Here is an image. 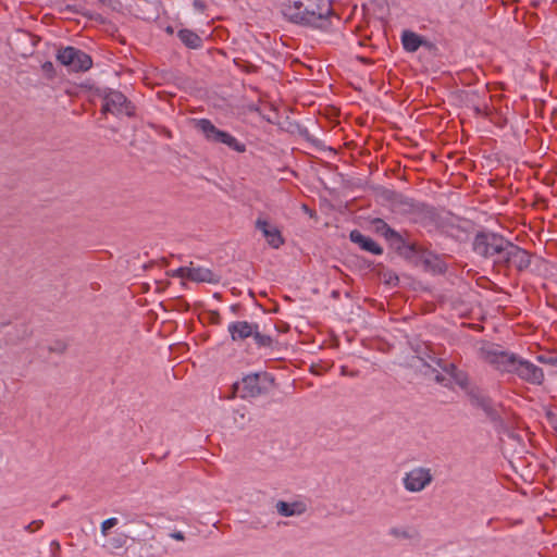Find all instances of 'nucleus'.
<instances>
[{
	"mask_svg": "<svg viewBox=\"0 0 557 557\" xmlns=\"http://www.w3.org/2000/svg\"><path fill=\"white\" fill-rule=\"evenodd\" d=\"M282 14L290 22L317 28H325L333 14L327 0H287L282 3Z\"/></svg>",
	"mask_w": 557,
	"mask_h": 557,
	"instance_id": "1",
	"label": "nucleus"
},
{
	"mask_svg": "<svg viewBox=\"0 0 557 557\" xmlns=\"http://www.w3.org/2000/svg\"><path fill=\"white\" fill-rule=\"evenodd\" d=\"M451 379L466 391L469 400L473 407L480 408L493 423L496 431L499 433H509V428L503 418L500 410L502 407L493 403V400L479 387L468 386V376L462 371L457 370Z\"/></svg>",
	"mask_w": 557,
	"mask_h": 557,
	"instance_id": "2",
	"label": "nucleus"
},
{
	"mask_svg": "<svg viewBox=\"0 0 557 557\" xmlns=\"http://www.w3.org/2000/svg\"><path fill=\"white\" fill-rule=\"evenodd\" d=\"M484 360L496 370L507 373H516L521 361L516 354L502 349L500 346L488 344L481 348Z\"/></svg>",
	"mask_w": 557,
	"mask_h": 557,
	"instance_id": "3",
	"label": "nucleus"
},
{
	"mask_svg": "<svg viewBox=\"0 0 557 557\" xmlns=\"http://www.w3.org/2000/svg\"><path fill=\"white\" fill-rule=\"evenodd\" d=\"M58 65L67 70H90L94 65L91 57L74 46H59L55 50Z\"/></svg>",
	"mask_w": 557,
	"mask_h": 557,
	"instance_id": "4",
	"label": "nucleus"
},
{
	"mask_svg": "<svg viewBox=\"0 0 557 557\" xmlns=\"http://www.w3.org/2000/svg\"><path fill=\"white\" fill-rule=\"evenodd\" d=\"M95 89V95L102 99V108L101 112L120 114L126 113L127 115H133L134 111L129 110L131 102L127 101L126 97L117 91L113 90L109 87H92Z\"/></svg>",
	"mask_w": 557,
	"mask_h": 557,
	"instance_id": "5",
	"label": "nucleus"
},
{
	"mask_svg": "<svg viewBox=\"0 0 557 557\" xmlns=\"http://www.w3.org/2000/svg\"><path fill=\"white\" fill-rule=\"evenodd\" d=\"M506 238L491 231H482L475 234L472 242L473 251L488 260H493Z\"/></svg>",
	"mask_w": 557,
	"mask_h": 557,
	"instance_id": "6",
	"label": "nucleus"
},
{
	"mask_svg": "<svg viewBox=\"0 0 557 557\" xmlns=\"http://www.w3.org/2000/svg\"><path fill=\"white\" fill-rule=\"evenodd\" d=\"M196 128L202 133L207 140L216 144H224L235 151H245V145L237 141L231 134L216 128L211 121L207 119L197 120L195 122Z\"/></svg>",
	"mask_w": 557,
	"mask_h": 557,
	"instance_id": "7",
	"label": "nucleus"
},
{
	"mask_svg": "<svg viewBox=\"0 0 557 557\" xmlns=\"http://www.w3.org/2000/svg\"><path fill=\"white\" fill-rule=\"evenodd\" d=\"M273 379L267 373H251L243 377L235 388L239 391L242 398L258 397L268 392Z\"/></svg>",
	"mask_w": 557,
	"mask_h": 557,
	"instance_id": "8",
	"label": "nucleus"
},
{
	"mask_svg": "<svg viewBox=\"0 0 557 557\" xmlns=\"http://www.w3.org/2000/svg\"><path fill=\"white\" fill-rule=\"evenodd\" d=\"M433 481V475L429 468L417 467L406 473L403 484L406 491L418 493L423 491Z\"/></svg>",
	"mask_w": 557,
	"mask_h": 557,
	"instance_id": "9",
	"label": "nucleus"
},
{
	"mask_svg": "<svg viewBox=\"0 0 557 557\" xmlns=\"http://www.w3.org/2000/svg\"><path fill=\"white\" fill-rule=\"evenodd\" d=\"M371 225L373 230L385 237L386 240H388L393 246H395L397 249H400L401 247H406V249L410 252H414V246L413 245H406L403 236L396 232L394 228L389 227L388 224L380 219L375 218L371 220Z\"/></svg>",
	"mask_w": 557,
	"mask_h": 557,
	"instance_id": "10",
	"label": "nucleus"
},
{
	"mask_svg": "<svg viewBox=\"0 0 557 557\" xmlns=\"http://www.w3.org/2000/svg\"><path fill=\"white\" fill-rule=\"evenodd\" d=\"M255 226L257 230H259L262 233V235L267 239L268 244L272 248L276 249L281 245H283L284 239L281 235V232L278 231L277 227L271 225L267 220L259 218L256 221Z\"/></svg>",
	"mask_w": 557,
	"mask_h": 557,
	"instance_id": "11",
	"label": "nucleus"
},
{
	"mask_svg": "<svg viewBox=\"0 0 557 557\" xmlns=\"http://www.w3.org/2000/svg\"><path fill=\"white\" fill-rule=\"evenodd\" d=\"M516 374L532 384H541L544 379L541 368L523 359H521Z\"/></svg>",
	"mask_w": 557,
	"mask_h": 557,
	"instance_id": "12",
	"label": "nucleus"
},
{
	"mask_svg": "<svg viewBox=\"0 0 557 557\" xmlns=\"http://www.w3.org/2000/svg\"><path fill=\"white\" fill-rule=\"evenodd\" d=\"M349 239L357 244L362 250L371 252L373 255H382V247L376 244L371 237L363 235L358 230H354L349 234Z\"/></svg>",
	"mask_w": 557,
	"mask_h": 557,
	"instance_id": "13",
	"label": "nucleus"
},
{
	"mask_svg": "<svg viewBox=\"0 0 557 557\" xmlns=\"http://www.w3.org/2000/svg\"><path fill=\"white\" fill-rule=\"evenodd\" d=\"M255 326H256L255 323H249L247 321H237V322H232L228 325L227 330L231 335V338L234 342H237V341H244V339L250 337L255 332Z\"/></svg>",
	"mask_w": 557,
	"mask_h": 557,
	"instance_id": "14",
	"label": "nucleus"
},
{
	"mask_svg": "<svg viewBox=\"0 0 557 557\" xmlns=\"http://www.w3.org/2000/svg\"><path fill=\"white\" fill-rule=\"evenodd\" d=\"M220 275L210 269L190 267L189 280L193 282L215 284L220 282Z\"/></svg>",
	"mask_w": 557,
	"mask_h": 557,
	"instance_id": "15",
	"label": "nucleus"
},
{
	"mask_svg": "<svg viewBox=\"0 0 557 557\" xmlns=\"http://www.w3.org/2000/svg\"><path fill=\"white\" fill-rule=\"evenodd\" d=\"M516 246L517 245H515L513 243H511L510 240H508L506 238L504 240L503 245L500 246V249H498L499 251H497L496 256L492 260L494 265L509 268L510 267V259H511V257L513 255V250L512 249H516Z\"/></svg>",
	"mask_w": 557,
	"mask_h": 557,
	"instance_id": "16",
	"label": "nucleus"
},
{
	"mask_svg": "<svg viewBox=\"0 0 557 557\" xmlns=\"http://www.w3.org/2000/svg\"><path fill=\"white\" fill-rule=\"evenodd\" d=\"M275 508L282 517L300 516L306 511V505L301 502L287 503L280 500L276 503Z\"/></svg>",
	"mask_w": 557,
	"mask_h": 557,
	"instance_id": "17",
	"label": "nucleus"
},
{
	"mask_svg": "<svg viewBox=\"0 0 557 557\" xmlns=\"http://www.w3.org/2000/svg\"><path fill=\"white\" fill-rule=\"evenodd\" d=\"M510 259V267H515L519 272L525 271L531 265L532 256L519 246H516Z\"/></svg>",
	"mask_w": 557,
	"mask_h": 557,
	"instance_id": "18",
	"label": "nucleus"
},
{
	"mask_svg": "<svg viewBox=\"0 0 557 557\" xmlns=\"http://www.w3.org/2000/svg\"><path fill=\"white\" fill-rule=\"evenodd\" d=\"M177 37L181 42L189 49H198L202 46L201 37L191 29L180 28L177 30Z\"/></svg>",
	"mask_w": 557,
	"mask_h": 557,
	"instance_id": "19",
	"label": "nucleus"
},
{
	"mask_svg": "<svg viewBox=\"0 0 557 557\" xmlns=\"http://www.w3.org/2000/svg\"><path fill=\"white\" fill-rule=\"evenodd\" d=\"M401 42L407 51L413 52L421 46L422 39L416 33L406 30L401 35Z\"/></svg>",
	"mask_w": 557,
	"mask_h": 557,
	"instance_id": "20",
	"label": "nucleus"
},
{
	"mask_svg": "<svg viewBox=\"0 0 557 557\" xmlns=\"http://www.w3.org/2000/svg\"><path fill=\"white\" fill-rule=\"evenodd\" d=\"M423 262L425 267L428 269H431L433 272L443 273L446 270V265L444 264V262L440 258L431 253L424 257Z\"/></svg>",
	"mask_w": 557,
	"mask_h": 557,
	"instance_id": "21",
	"label": "nucleus"
},
{
	"mask_svg": "<svg viewBox=\"0 0 557 557\" xmlns=\"http://www.w3.org/2000/svg\"><path fill=\"white\" fill-rule=\"evenodd\" d=\"M258 329H259L258 324H256L255 332L251 335L255 339V343L259 347H271L273 339L269 335H264V334L260 333Z\"/></svg>",
	"mask_w": 557,
	"mask_h": 557,
	"instance_id": "22",
	"label": "nucleus"
},
{
	"mask_svg": "<svg viewBox=\"0 0 557 557\" xmlns=\"http://www.w3.org/2000/svg\"><path fill=\"white\" fill-rule=\"evenodd\" d=\"M32 334V331L28 330V327L24 324L20 325L15 329V337L10 338L9 342L12 344H17L18 342H22L26 338H28Z\"/></svg>",
	"mask_w": 557,
	"mask_h": 557,
	"instance_id": "23",
	"label": "nucleus"
},
{
	"mask_svg": "<svg viewBox=\"0 0 557 557\" xmlns=\"http://www.w3.org/2000/svg\"><path fill=\"white\" fill-rule=\"evenodd\" d=\"M389 535L396 537V539H405V540H409L412 537L410 531L408 529H405V528H398V527H394V528H391L389 531H388Z\"/></svg>",
	"mask_w": 557,
	"mask_h": 557,
	"instance_id": "24",
	"label": "nucleus"
},
{
	"mask_svg": "<svg viewBox=\"0 0 557 557\" xmlns=\"http://www.w3.org/2000/svg\"><path fill=\"white\" fill-rule=\"evenodd\" d=\"M126 543V536L125 535H117L109 540L108 547L111 550L120 549L122 548Z\"/></svg>",
	"mask_w": 557,
	"mask_h": 557,
	"instance_id": "25",
	"label": "nucleus"
},
{
	"mask_svg": "<svg viewBox=\"0 0 557 557\" xmlns=\"http://www.w3.org/2000/svg\"><path fill=\"white\" fill-rule=\"evenodd\" d=\"M146 5L150 7L151 9H153V11L151 13H146L143 18L147 20V21H152V20L158 18L159 13H160V8H159L158 2H156V1H147Z\"/></svg>",
	"mask_w": 557,
	"mask_h": 557,
	"instance_id": "26",
	"label": "nucleus"
},
{
	"mask_svg": "<svg viewBox=\"0 0 557 557\" xmlns=\"http://www.w3.org/2000/svg\"><path fill=\"white\" fill-rule=\"evenodd\" d=\"M436 366L440 367L445 373L450 376L458 370L453 362H446L442 359L434 360Z\"/></svg>",
	"mask_w": 557,
	"mask_h": 557,
	"instance_id": "27",
	"label": "nucleus"
},
{
	"mask_svg": "<svg viewBox=\"0 0 557 557\" xmlns=\"http://www.w3.org/2000/svg\"><path fill=\"white\" fill-rule=\"evenodd\" d=\"M67 348V344L62 339H55L49 347L50 352L63 354Z\"/></svg>",
	"mask_w": 557,
	"mask_h": 557,
	"instance_id": "28",
	"label": "nucleus"
},
{
	"mask_svg": "<svg viewBox=\"0 0 557 557\" xmlns=\"http://www.w3.org/2000/svg\"><path fill=\"white\" fill-rule=\"evenodd\" d=\"M264 120L272 124H280L278 114L275 108L271 107L268 113H260Z\"/></svg>",
	"mask_w": 557,
	"mask_h": 557,
	"instance_id": "29",
	"label": "nucleus"
},
{
	"mask_svg": "<svg viewBox=\"0 0 557 557\" xmlns=\"http://www.w3.org/2000/svg\"><path fill=\"white\" fill-rule=\"evenodd\" d=\"M117 524L116 518H109L101 523V533L107 535L108 531Z\"/></svg>",
	"mask_w": 557,
	"mask_h": 557,
	"instance_id": "30",
	"label": "nucleus"
},
{
	"mask_svg": "<svg viewBox=\"0 0 557 557\" xmlns=\"http://www.w3.org/2000/svg\"><path fill=\"white\" fill-rule=\"evenodd\" d=\"M383 278H384V283L389 286H396L399 281L398 276L393 272L384 273Z\"/></svg>",
	"mask_w": 557,
	"mask_h": 557,
	"instance_id": "31",
	"label": "nucleus"
},
{
	"mask_svg": "<svg viewBox=\"0 0 557 557\" xmlns=\"http://www.w3.org/2000/svg\"><path fill=\"white\" fill-rule=\"evenodd\" d=\"M425 366L430 369V372L434 374V379L437 383L447 386L446 377L443 374H441L435 368L431 367L430 364Z\"/></svg>",
	"mask_w": 557,
	"mask_h": 557,
	"instance_id": "32",
	"label": "nucleus"
},
{
	"mask_svg": "<svg viewBox=\"0 0 557 557\" xmlns=\"http://www.w3.org/2000/svg\"><path fill=\"white\" fill-rule=\"evenodd\" d=\"M190 267H181L173 272L174 276L189 280Z\"/></svg>",
	"mask_w": 557,
	"mask_h": 557,
	"instance_id": "33",
	"label": "nucleus"
},
{
	"mask_svg": "<svg viewBox=\"0 0 557 557\" xmlns=\"http://www.w3.org/2000/svg\"><path fill=\"white\" fill-rule=\"evenodd\" d=\"M44 524V521L42 520H35V521H32L29 524H27L25 527V530L27 532H35L37 531L38 529H40Z\"/></svg>",
	"mask_w": 557,
	"mask_h": 557,
	"instance_id": "34",
	"label": "nucleus"
},
{
	"mask_svg": "<svg viewBox=\"0 0 557 557\" xmlns=\"http://www.w3.org/2000/svg\"><path fill=\"white\" fill-rule=\"evenodd\" d=\"M234 421H235L236 424H238V426L244 428L245 426V421H246L245 413L236 411L235 412V417H234Z\"/></svg>",
	"mask_w": 557,
	"mask_h": 557,
	"instance_id": "35",
	"label": "nucleus"
},
{
	"mask_svg": "<svg viewBox=\"0 0 557 557\" xmlns=\"http://www.w3.org/2000/svg\"><path fill=\"white\" fill-rule=\"evenodd\" d=\"M169 535L171 539L176 540V541L185 540V534L182 531H174V532H171Z\"/></svg>",
	"mask_w": 557,
	"mask_h": 557,
	"instance_id": "36",
	"label": "nucleus"
},
{
	"mask_svg": "<svg viewBox=\"0 0 557 557\" xmlns=\"http://www.w3.org/2000/svg\"><path fill=\"white\" fill-rule=\"evenodd\" d=\"M220 319H221V317H220L219 312H216V311L210 312V322L211 323L219 324Z\"/></svg>",
	"mask_w": 557,
	"mask_h": 557,
	"instance_id": "37",
	"label": "nucleus"
},
{
	"mask_svg": "<svg viewBox=\"0 0 557 557\" xmlns=\"http://www.w3.org/2000/svg\"><path fill=\"white\" fill-rule=\"evenodd\" d=\"M539 360H540L541 362L550 363V364H555V363H557V358H553V357H544V356H540V357H539Z\"/></svg>",
	"mask_w": 557,
	"mask_h": 557,
	"instance_id": "38",
	"label": "nucleus"
},
{
	"mask_svg": "<svg viewBox=\"0 0 557 557\" xmlns=\"http://www.w3.org/2000/svg\"><path fill=\"white\" fill-rule=\"evenodd\" d=\"M98 2L104 7L112 9V10L115 9L113 0H98Z\"/></svg>",
	"mask_w": 557,
	"mask_h": 557,
	"instance_id": "39",
	"label": "nucleus"
},
{
	"mask_svg": "<svg viewBox=\"0 0 557 557\" xmlns=\"http://www.w3.org/2000/svg\"><path fill=\"white\" fill-rule=\"evenodd\" d=\"M149 288H150V284L148 282H141V286H140L141 294L148 292Z\"/></svg>",
	"mask_w": 557,
	"mask_h": 557,
	"instance_id": "40",
	"label": "nucleus"
},
{
	"mask_svg": "<svg viewBox=\"0 0 557 557\" xmlns=\"http://www.w3.org/2000/svg\"><path fill=\"white\" fill-rule=\"evenodd\" d=\"M161 553H162V547H161V546H159L154 552L147 553V555H148L149 557H154V556H157V555H160Z\"/></svg>",
	"mask_w": 557,
	"mask_h": 557,
	"instance_id": "41",
	"label": "nucleus"
},
{
	"mask_svg": "<svg viewBox=\"0 0 557 557\" xmlns=\"http://www.w3.org/2000/svg\"><path fill=\"white\" fill-rule=\"evenodd\" d=\"M359 61L361 63L360 65H363V66L371 65V61L366 58H360Z\"/></svg>",
	"mask_w": 557,
	"mask_h": 557,
	"instance_id": "42",
	"label": "nucleus"
},
{
	"mask_svg": "<svg viewBox=\"0 0 557 557\" xmlns=\"http://www.w3.org/2000/svg\"><path fill=\"white\" fill-rule=\"evenodd\" d=\"M41 70H53V65L51 62L48 61L42 65Z\"/></svg>",
	"mask_w": 557,
	"mask_h": 557,
	"instance_id": "43",
	"label": "nucleus"
},
{
	"mask_svg": "<svg viewBox=\"0 0 557 557\" xmlns=\"http://www.w3.org/2000/svg\"><path fill=\"white\" fill-rule=\"evenodd\" d=\"M249 110L261 113V112L259 111V107H257V106H255V104L249 106Z\"/></svg>",
	"mask_w": 557,
	"mask_h": 557,
	"instance_id": "44",
	"label": "nucleus"
},
{
	"mask_svg": "<svg viewBox=\"0 0 557 557\" xmlns=\"http://www.w3.org/2000/svg\"><path fill=\"white\" fill-rule=\"evenodd\" d=\"M153 264V262H149V263H144L141 264V269H148L149 267H151Z\"/></svg>",
	"mask_w": 557,
	"mask_h": 557,
	"instance_id": "45",
	"label": "nucleus"
},
{
	"mask_svg": "<svg viewBox=\"0 0 557 557\" xmlns=\"http://www.w3.org/2000/svg\"><path fill=\"white\" fill-rule=\"evenodd\" d=\"M166 32L170 33V34H173L174 33V27L173 26H168L166 27Z\"/></svg>",
	"mask_w": 557,
	"mask_h": 557,
	"instance_id": "46",
	"label": "nucleus"
},
{
	"mask_svg": "<svg viewBox=\"0 0 557 557\" xmlns=\"http://www.w3.org/2000/svg\"><path fill=\"white\" fill-rule=\"evenodd\" d=\"M51 545H53V547H57L58 549L60 548L59 543H58V542H55V541H53V542L51 543Z\"/></svg>",
	"mask_w": 557,
	"mask_h": 557,
	"instance_id": "47",
	"label": "nucleus"
},
{
	"mask_svg": "<svg viewBox=\"0 0 557 557\" xmlns=\"http://www.w3.org/2000/svg\"><path fill=\"white\" fill-rule=\"evenodd\" d=\"M67 498H69L67 495H64V496L61 497L60 502L66 500Z\"/></svg>",
	"mask_w": 557,
	"mask_h": 557,
	"instance_id": "48",
	"label": "nucleus"
},
{
	"mask_svg": "<svg viewBox=\"0 0 557 557\" xmlns=\"http://www.w3.org/2000/svg\"><path fill=\"white\" fill-rule=\"evenodd\" d=\"M59 503H60V500H58V502L53 503V504H52V507H53V508L58 507Z\"/></svg>",
	"mask_w": 557,
	"mask_h": 557,
	"instance_id": "49",
	"label": "nucleus"
}]
</instances>
